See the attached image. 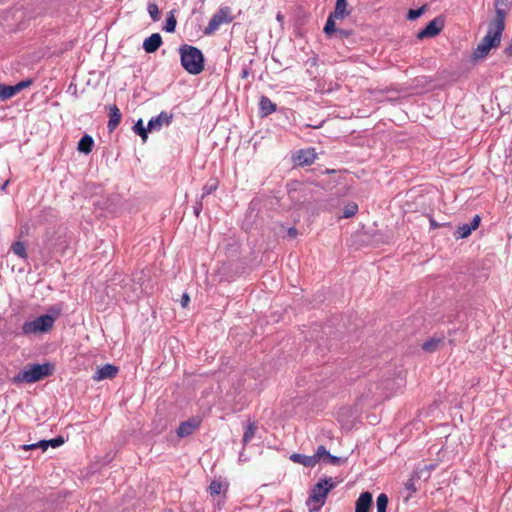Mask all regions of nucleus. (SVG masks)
<instances>
[{
    "label": "nucleus",
    "mask_w": 512,
    "mask_h": 512,
    "mask_svg": "<svg viewBox=\"0 0 512 512\" xmlns=\"http://www.w3.org/2000/svg\"><path fill=\"white\" fill-rule=\"evenodd\" d=\"M54 322L55 316L44 314L35 318L33 321L24 322L22 332L25 335L46 333L52 329Z\"/></svg>",
    "instance_id": "7ed1b4c3"
},
{
    "label": "nucleus",
    "mask_w": 512,
    "mask_h": 512,
    "mask_svg": "<svg viewBox=\"0 0 512 512\" xmlns=\"http://www.w3.org/2000/svg\"><path fill=\"white\" fill-rule=\"evenodd\" d=\"M430 225H431V228L433 229H436V228H439V227H443V226H449L450 227V224L449 223H438L437 221H435L433 218H430Z\"/></svg>",
    "instance_id": "79ce46f5"
},
{
    "label": "nucleus",
    "mask_w": 512,
    "mask_h": 512,
    "mask_svg": "<svg viewBox=\"0 0 512 512\" xmlns=\"http://www.w3.org/2000/svg\"><path fill=\"white\" fill-rule=\"evenodd\" d=\"M48 447H49L48 440H41L34 444L24 445L23 449L31 450V449L41 448L43 451H45Z\"/></svg>",
    "instance_id": "72a5a7b5"
},
{
    "label": "nucleus",
    "mask_w": 512,
    "mask_h": 512,
    "mask_svg": "<svg viewBox=\"0 0 512 512\" xmlns=\"http://www.w3.org/2000/svg\"><path fill=\"white\" fill-rule=\"evenodd\" d=\"M177 21L173 14L166 19L163 29L168 33H173L176 29Z\"/></svg>",
    "instance_id": "473e14b6"
},
{
    "label": "nucleus",
    "mask_w": 512,
    "mask_h": 512,
    "mask_svg": "<svg viewBox=\"0 0 512 512\" xmlns=\"http://www.w3.org/2000/svg\"><path fill=\"white\" fill-rule=\"evenodd\" d=\"M226 17V13L223 9H220L216 14L212 16L210 19L208 26L204 30V34L209 35L216 31L219 26L224 22Z\"/></svg>",
    "instance_id": "2eb2a0df"
},
{
    "label": "nucleus",
    "mask_w": 512,
    "mask_h": 512,
    "mask_svg": "<svg viewBox=\"0 0 512 512\" xmlns=\"http://www.w3.org/2000/svg\"><path fill=\"white\" fill-rule=\"evenodd\" d=\"M259 106L261 116H268L276 111V104L266 96H261Z\"/></svg>",
    "instance_id": "a211bd4d"
},
{
    "label": "nucleus",
    "mask_w": 512,
    "mask_h": 512,
    "mask_svg": "<svg viewBox=\"0 0 512 512\" xmlns=\"http://www.w3.org/2000/svg\"><path fill=\"white\" fill-rule=\"evenodd\" d=\"M258 430V425L255 421L249 422L243 435V444L247 445L255 436Z\"/></svg>",
    "instance_id": "412c9836"
},
{
    "label": "nucleus",
    "mask_w": 512,
    "mask_h": 512,
    "mask_svg": "<svg viewBox=\"0 0 512 512\" xmlns=\"http://www.w3.org/2000/svg\"><path fill=\"white\" fill-rule=\"evenodd\" d=\"M472 231L473 230L471 229L469 224L460 225L455 232V238L456 239L467 238L468 236L471 235Z\"/></svg>",
    "instance_id": "bb28decb"
},
{
    "label": "nucleus",
    "mask_w": 512,
    "mask_h": 512,
    "mask_svg": "<svg viewBox=\"0 0 512 512\" xmlns=\"http://www.w3.org/2000/svg\"><path fill=\"white\" fill-rule=\"evenodd\" d=\"M219 182L217 179H211L204 187L201 198L203 199L207 195L211 194L212 192L216 191L218 188Z\"/></svg>",
    "instance_id": "c756f323"
},
{
    "label": "nucleus",
    "mask_w": 512,
    "mask_h": 512,
    "mask_svg": "<svg viewBox=\"0 0 512 512\" xmlns=\"http://www.w3.org/2000/svg\"><path fill=\"white\" fill-rule=\"evenodd\" d=\"M495 17H498V12H501L503 14V23H505V18L507 15L506 8L509 7L510 1L509 0H495Z\"/></svg>",
    "instance_id": "b1692460"
},
{
    "label": "nucleus",
    "mask_w": 512,
    "mask_h": 512,
    "mask_svg": "<svg viewBox=\"0 0 512 512\" xmlns=\"http://www.w3.org/2000/svg\"><path fill=\"white\" fill-rule=\"evenodd\" d=\"M133 131L139 135L143 141H145L148 137V126L144 127L143 120L139 119L133 126Z\"/></svg>",
    "instance_id": "a878e982"
},
{
    "label": "nucleus",
    "mask_w": 512,
    "mask_h": 512,
    "mask_svg": "<svg viewBox=\"0 0 512 512\" xmlns=\"http://www.w3.org/2000/svg\"><path fill=\"white\" fill-rule=\"evenodd\" d=\"M248 75H249V71H248L247 69H243V70H242V72H241V74H240V76H241V78H242V79L247 78V77H248Z\"/></svg>",
    "instance_id": "8fccbe9b"
},
{
    "label": "nucleus",
    "mask_w": 512,
    "mask_h": 512,
    "mask_svg": "<svg viewBox=\"0 0 512 512\" xmlns=\"http://www.w3.org/2000/svg\"><path fill=\"white\" fill-rule=\"evenodd\" d=\"M93 146H94V139L90 135L85 134L79 140L77 149L81 153L89 154L92 151Z\"/></svg>",
    "instance_id": "6ab92c4d"
},
{
    "label": "nucleus",
    "mask_w": 512,
    "mask_h": 512,
    "mask_svg": "<svg viewBox=\"0 0 512 512\" xmlns=\"http://www.w3.org/2000/svg\"><path fill=\"white\" fill-rule=\"evenodd\" d=\"M413 476L417 479H424L425 481L428 480L430 478V474L429 472H427V470H425V468H421V469H418L414 472Z\"/></svg>",
    "instance_id": "e433bc0d"
},
{
    "label": "nucleus",
    "mask_w": 512,
    "mask_h": 512,
    "mask_svg": "<svg viewBox=\"0 0 512 512\" xmlns=\"http://www.w3.org/2000/svg\"><path fill=\"white\" fill-rule=\"evenodd\" d=\"M414 478L415 477L413 476L405 483L406 489L409 490L411 493H415L417 491V488L414 483Z\"/></svg>",
    "instance_id": "ea45409f"
},
{
    "label": "nucleus",
    "mask_w": 512,
    "mask_h": 512,
    "mask_svg": "<svg viewBox=\"0 0 512 512\" xmlns=\"http://www.w3.org/2000/svg\"><path fill=\"white\" fill-rule=\"evenodd\" d=\"M9 181L7 180L1 187L2 190H4L6 188V186L8 185Z\"/></svg>",
    "instance_id": "603ef678"
},
{
    "label": "nucleus",
    "mask_w": 512,
    "mask_h": 512,
    "mask_svg": "<svg viewBox=\"0 0 512 512\" xmlns=\"http://www.w3.org/2000/svg\"><path fill=\"white\" fill-rule=\"evenodd\" d=\"M358 211V205L354 202L348 203L342 211V217L343 218H351L353 217Z\"/></svg>",
    "instance_id": "c85d7f7f"
},
{
    "label": "nucleus",
    "mask_w": 512,
    "mask_h": 512,
    "mask_svg": "<svg viewBox=\"0 0 512 512\" xmlns=\"http://www.w3.org/2000/svg\"><path fill=\"white\" fill-rule=\"evenodd\" d=\"M336 483L333 482L332 478L325 477L318 481L313 488L311 489V493L309 495V500L314 503L323 504L327 494L330 490L335 488Z\"/></svg>",
    "instance_id": "423d86ee"
},
{
    "label": "nucleus",
    "mask_w": 512,
    "mask_h": 512,
    "mask_svg": "<svg viewBox=\"0 0 512 512\" xmlns=\"http://www.w3.org/2000/svg\"><path fill=\"white\" fill-rule=\"evenodd\" d=\"M372 503L373 497L369 491L361 493L355 503V512H369Z\"/></svg>",
    "instance_id": "4468645a"
},
{
    "label": "nucleus",
    "mask_w": 512,
    "mask_h": 512,
    "mask_svg": "<svg viewBox=\"0 0 512 512\" xmlns=\"http://www.w3.org/2000/svg\"><path fill=\"white\" fill-rule=\"evenodd\" d=\"M317 158V154L315 149H302L297 152L295 156H293L294 162L299 166L311 165Z\"/></svg>",
    "instance_id": "1a4fd4ad"
},
{
    "label": "nucleus",
    "mask_w": 512,
    "mask_h": 512,
    "mask_svg": "<svg viewBox=\"0 0 512 512\" xmlns=\"http://www.w3.org/2000/svg\"><path fill=\"white\" fill-rule=\"evenodd\" d=\"M118 373V367L112 364H105L104 366L97 369L93 379L96 381L104 379H113Z\"/></svg>",
    "instance_id": "f8f14e48"
},
{
    "label": "nucleus",
    "mask_w": 512,
    "mask_h": 512,
    "mask_svg": "<svg viewBox=\"0 0 512 512\" xmlns=\"http://www.w3.org/2000/svg\"><path fill=\"white\" fill-rule=\"evenodd\" d=\"M442 343V339L440 338H431L427 341H425L423 344H422V349L425 351V352H429V353H432V352H435L438 347L440 346V344Z\"/></svg>",
    "instance_id": "5701e85b"
},
{
    "label": "nucleus",
    "mask_w": 512,
    "mask_h": 512,
    "mask_svg": "<svg viewBox=\"0 0 512 512\" xmlns=\"http://www.w3.org/2000/svg\"><path fill=\"white\" fill-rule=\"evenodd\" d=\"M505 29V23H503V14L498 12V17H494L488 26L487 34L481 40L490 47L496 48L500 45L501 36Z\"/></svg>",
    "instance_id": "20e7f679"
},
{
    "label": "nucleus",
    "mask_w": 512,
    "mask_h": 512,
    "mask_svg": "<svg viewBox=\"0 0 512 512\" xmlns=\"http://www.w3.org/2000/svg\"><path fill=\"white\" fill-rule=\"evenodd\" d=\"M288 236L291 237V238H295L298 234V231L295 227H291L288 229Z\"/></svg>",
    "instance_id": "49530a36"
},
{
    "label": "nucleus",
    "mask_w": 512,
    "mask_h": 512,
    "mask_svg": "<svg viewBox=\"0 0 512 512\" xmlns=\"http://www.w3.org/2000/svg\"><path fill=\"white\" fill-rule=\"evenodd\" d=\"M352 34H353V30H351V29H337L335 27V31H333L332 36H335L336 38H339V39H344V38L350 37Z\"/></svg>",
    "instance_id": "f704fd0d"
},
{
    "label": "nucleus",
    "mask_w": 512,
    "mask_h": 512,
    "mask_svg": "<svg viewBox=\"0 0 512 512\" xmlns=\"http://www.w3.org/2000/svg\"><path fill=\"white\" fill-rule=\"evenodd\" d=\"M492 48L493 47H490L489 45H487L486 43H483L481 41L478 44L477 48L474 50V52L472 54V59L477 61V60L485 58L489 54V52Z\"/></svg>",
    "instance_id": "aec40b11"
},
{
    "label": "nucleus",
    "mask_w": 512,
    "mask_h": 512,
    "mask_svg": "<svg viewBox=\"0 0 512 512\" xmlns=\"http://www.w3.org/2000/svg\"><path fill=\"white\" fill-rule=\"evenodd\" d=\"M425 470H427V472H431L432 470H434L436 468V465L435 464H429V465H425L424 466Z\"/></svg>",
    "instance_id": "09e8293b"
},
{
    "label": "nucleus",
    "mask_w": 512,
    "mask_h": 512,
    "mask_svg": "<svg viewBox=\"0 0 512 512\" xmlns=\"http://www.w3.org/2000/svg\"><path fill=\"white\" fill-rule=\"evenodd\" d=\"M11 250L21 259H27L28 257L26 247L21 241L14 242L11 246Z\"/></svg>",
    "instance_id": "393cba45"
},
{
    "label": "nucleus",
    "mask_w": 512,
    "mask_h": 512,
    "mask_svg": "<svg viewBox=\"0 0 512 512\" xmlns=\"http://www.w3.org/2000/svg\"><path fill=\"white\" fill-rule=\"evenodd\" d=\"M200 423L201 419L199 417H192L181 422L177 429V435L181 438L191 435L200 426Z\"/></svg>",
    "instance_id": "9d476101"
},
{
    "label": "nucleus",
    "mask_w": 512,
    "mask_h": 512,
    "mask_svg": "<svg viewBox=\"0 0 512 512\" xmlns=\"http://www.w3.org/2000/svg\"><path fill=\"white\" fill-rule=\"evenodd\" d=\"M222 483L217 480H213L209 486V492L211 496L219 495L222 489Z\"/></svg>",
    "instance_id": "c9c22d12"
},
{
    "label": "nucleus",
    "mask_w": 512,
    "mask_h": 512,
    "mask_svg": "<svg viewBox=\"0 0 512 512\" xmlns=\"http://www.w3.org/2000/svg\"><path fill=\"white\" fill-rule=\"evenodd\" d=\"M54 369V364L50 362L43 364H27L23 370L19 371L12 378V382L14 384L35 383L51 376Z\"/></svg>",
    "instance_id": "f257e3e1"
},
{
    "label": "nucleus",
    "mask_w": 512,
    "mask_h": 512,
    "mask_svg": "<svg viewBox=\"0 0 512 512\" xmlns=\"http://www.w3.org/2000/svg\"><path fill=\"white\" fill-rule=\"evenodd\" d=\"M189 301H190V297H189V295H188L187 293H184V294L182 295V297H181V306H182L183 308H186V307H187V305H188V303H189Z\"/></svg>",
    "instance_id": "37998d69"
},
{
    "label": "nucleus",
    "mask_w": 512,
    "mask_h": 512,
    "mask_svg": "<svg viewBox=\"0 0 512 512\" xmlns=\"http://www.w3.org/2000/svg\"><path fill=\"white\" fill-rule=\"evenodd\" d=\"M480 222H481V218L479 215H475L472 219V221L469 223L471 229L474 231L476 230L479 225H480Z\"/></svg>",
    "instance_id": "a19ab883"
},
{
    "label": "nucleus",
    "mask_w": 512,
    "mask_h": 512,
    "mask_svg": "<svg viewBox=\"0 0 512 512\" xmlns=\"http://www.w3.org/2000/svg\"><path fill=\"white\" fill-rule=\"evenodd\" d=\"M315 457H316L317 463L323 461V462L329 463L334 466H339L345 461V459H343L341 457H337V456L330 454L327 451V449L325 448V446H323V445L318 446L316 453H315Z\"/></svg>",
    "instance_id": "6e6552de"
},
{
    "label": "nucleus",
    "mask_w": 512,
    "mask_h": 512,
    "mask_svg": "<svg viewBox=\"0 0 512 512\" xmlns=\"http://www.w3.org/2000/svg\"><path fill=\"white\" fill-rule=\"evenodd\" d=\"M17 94L14 85H4L0 83V99L6 100Z\"/></svg>",
    "instance_id": "4be33fe9"
},
{
    "label": "nucleus",
    "mask_w": 512,
    "mask_h": 512,
    "mask_svg": "<svg viewBox=\"0 0 512 512\" xmlns=\"http://www.w3.org/2000/svg\"><path fill=\"white\" fill-rule=\"evenodd\" d=\"M276 18H277L278 21H282L284 17H283L282 14L279 13V14H277Z\"/></svg>",
    "instance_id": "3c124183"
},
{
    "label": "nucleus",
    "mask_w": 512,
    "mask_h": 512,
    "mask_svg": "<svg viewBox=\"0 0 512 512\" xmlns=\"http://www.w3.org/2000/svg\"><path fill=\"white\" fill-rule=\"evenodd\" d=\"M202 210V202H197L196 205L194 206V214L198 217L200 212Z\"/></svg>",
    "instance_id": "a18cd8bd"
},
{
    "label": "nucleus",
    "mask_w": 512,
    "mask_h": 512,
    "mask_svg": "<svg viewBox=\"0 0 512 512\" xmlns=\"http://www.w3.org/2000/svg\"><path fill=\"white\" fill-rule=\"evenodd\" d=\"M503 52L507 57H512V38L510 43L508 44V46L505 47Z\"/></svg>",
    "instance_id": "c03bdc74"
},
{
    "label": "nucleus",
    "mask_w": 512,
    "mask_h": 512,
    "mask_svg": "<svg viewBox=\"0 0 512 512\" xmlns=\"http://www.w3.org/2000/svg\"><path fill=\"white\" fill-rule=\"evenodd\" d=\"M181 65L192 75L200 74L205 67V58L202 51L188 44H183L179 48Z\"/></svg>",
    "instance_id": "f03ea898"
},
{
    "label": "nucleus",
    "mask_w": 512,
    "mask_h": 512,
    "mask_svg": "<svg viewBox=\"0 0 512 512\" xmlns=\"http://www.w3.org/2000/svg\"><path fill=\"white\" fill-rule=\"evenodd\" d=\"M388 496L385 493L378 495L376 500L377 512H386L388 506Z\"/></svg>",
    "instance_id": "cd10ccee"
},
{
    "label": "nucleus",
    "mask_w": 512,
    "mask_h": 512,
    "mask_svg": "<svg viewBox=\"0 0 512 512\" xmlns=\"http://www.w3.org/2000/svg\"><path fill=\"white\" fill-rule=\"evenodd\" d=\"M108 109H109V121L107 124V128H108L109 132H112L120 124L122 115H121L119 108L115 104L109 105Z\"/></svg>",
    "instance_id": "dca6fc26"
},
{
    "label": "nucleus",
    "mask_w": 512,
    "mask_h": 512,
    "mask_svg": "<svg viewBox=\"0 0 512 512\" xmlns=\"http://www.w3.org/2000/svg\"><path fill=\"white\" fill-rule=\"evenodd\" d=\"M33 83V80L32 79H25L23 81H20L19 83H17L15 86L16 88V91L17 93L20 92L21 90L29 87L31 84Z\"/></svg>",
    "instance_id": "4c0bfd02"
},
{
    "label": "nucleus",
    "mask_w": 512,
    "mask_h": 512,
    "mask_svg": "<svg viewBox=\"0 0 512 512\" xmlns=\"http://www.w3.org/2000/svg\"><path fill=\"white\" fill-rule=\"evenodd\" d=\"M290 460L305 467H314L317 464L315 454L312 456H307L299 453H293L290 455Z\"/></svg>",
    "instance_id": "f3484780"
},
{
    "label": "nucleus",
    "mask_w": 512,
    "mask_h": 512,
    "mask_svg": "<svg viewBox=\"0 0 512 512\" xmlns=\"http://www.w3.org/2000/svg\"><path fill=\"white\" fill-rule=\"evenodd\" d=\"M147 10L153 21H158L160 19V10L156 3H149Z\"/></svg>",
    "instance_id": "2f4dec72"
},
{
    "label": "nucleus",
    "mask_w": 512,
    "mask_h": 512,
    "mask_svg": "<svg viewBox=\"0 0 512 512\" xmlns=\"http://www.w3.org/2000/svg\"><path fill=\"white\" fill-rule=\"evenodd\" d=\"M162 37L159 33H153L143 42V49L146 53L156 52L162 45Z\"/></svg>",
    "instance_id": "ddd939ff"
},
{
    "label": "nucleus",
    "mask_w": 512,
    "mask_h": 512,
    "mask_svg": "<svg viewBox=\"0 0 512 512\" xmlns=\"http://www.w3.org/2000/svg\"><path fill=\"white\" fill-rule=\"evenodd\" d=\"M173 119V114H168L165 111H162L157 117H153L148 122V130L153 131L156 129H160L162 125H169Z\"/></svg>",
    "instance_id": "9b49d317"
},
{
    "label": "nucleus",
    "mask_w": 512,
    "mask_h": 512,
    "mask_svg": "<svg viewBox=\"0 0 512 512\" xmlns=\"http://www.w3.org/2000/svg\"><path fill=\"white\" fill-rule=\"evenodd\" d=\"M49 311L53 313V315H52V316H55V318H56V317L60 314V312H61L60 308H57V307H51Z\"/></svg>",
    "instance_id": "de8ad7c7"
},
{
    "label": "nucleus",
    "mask_w": 512,
    "mask_h": 512,
    "mask_svg": "<svg viewBox=\"0 0 512 512\" xmlns=\"http://www.w3.org/2000/svg\"><path fill=\"white\" fill-rule=\"evenodd\" d=\"M443 27L444 20L442 19V17H436L417 33V38L423 40L426 38L435 37L442 31Z\"/></svg>",
    "instance_id": "0eeeda50"
},
{
    "label": "nucleus",
    "mask_w": 512,
    "mask_h": 512,
    "mask_svg": "<svg viewBox=\"0 0 512 512\" xmlns=\"http://www.w3.org/2000/svg\"><path fill=\"white\" fill-rule=\"evenodd\" d=\"M427 5H423L418 9H410L407 13V19L414 21L418 19L420 16L423 15V13L426 11Z\"/></svg>",
    "instance_id": "7c9ffc66"
},
{
    "label": "nucleus",
    "mask_w": 512,
    "mask_h": 512,
    "mask_svg": "<svg viewBox=\"0 0 512 512\" xmlns=\"http://www.w3.org/2000/svg\"><path fill=\"white\" fill-rule=\"evenodd\" d=\"M347 6V1L336 0L334 11L329 15L323 29L327 37H332L333 31H335V20H343L350 15L351 11L347 9Z\"/></svg>",
    "instance_id": "39448f33"
},
{
    "label": "nucleus",
    "mask_w": 512,
    "mask_h": 512,
    "mask_svg": "<svg viewBox=\"0 0 512 512\" xmlns=\"http://www.w3.org/2000/svg\"><path fill=\"white\" fill-rule=\"evenodd\" d=\"M48 443L51 447H59L64 443V438L62 436H57L55 438L49 439Z\"/></svg>",
    "instance_id": "58836bf2"
}]
</instances>
